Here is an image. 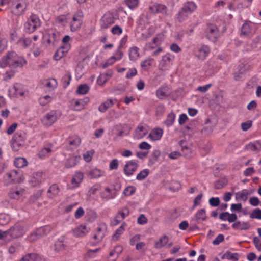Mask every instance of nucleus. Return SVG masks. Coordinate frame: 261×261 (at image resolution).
<instances>
[{
  "instance_id": "obj_1",
  "label": "nucleus",
  "mask_w": 261,
  "mask_h": 261,
  "mask_svg": "<svg viewBox=\"0 0 261 261\" xmlns=\"http://www.w3.org/2000/svg\"><path fill=\"white\" fill-rule=\"evenodd\" d=\"M27 64V60L22 56H19L15 51L9 52L0 61V66L5 68L8 66L12 69L22 68Z\"/></svg>"
},
{
  "instance_id": "obj_2",
  "label": "nucleus",
  "mask_w": 261,
  "mask_h": 261,
  "mask_svg": "<svg viewBox=\"0 0 261 261\" xmlns=\"http://www.w3.org/2000/svg\"><path fill=\"white\" fill-rule=\"evenodd\" d=\"M24 180L22 172L20 170H13L4 176V182L6 186L12 184L20 183Z\"/></svg>"
},
{
  "instance_id": "obj_3",
  "label": "nucleus",
  "mask_w": 261,
  "mask_h": 261,
  "mask_svg": "<svg viewBox=\"0 0 261 261\" xmlns=\"http://www.w3.org/2000/svg\"><path fill=\"white\" fill-rule=\"evenodd\" d=\"M41 25V21L38 16L32 14L28 18L24 24V28L26 32L32 33Z\"/></svg>"
},
{
  "instance_id": "obj_4",
  "label": "nucleus",
  "mask_w": 261,
  "mask_h": 261,
  "mask_svg": "<svg viewBox=\"0 0 261 261\" xmlns=\"http://www.w3.org/2000/svg\"><path fill=\"white\" fill-rule=\"evenodd\" d=\"M60 116L61 112L59 111H50L44 115L41 119V122L45 126H50L60 118Z\"/></svg>"
},
{
  "instance_id": "obj_5",
  "label": "nucleus",
  "mask_w": 261,
  "mask_h": 261,
  "mask_svg": "<svg viewBox=\"0 0 261 261\" xmlns=\"http://www.w3.org/2000/svg\"><path fill=\"white\" fill-rule=\"evenodd\" d=\"M139 167V161L130 160L126 162L124 166L123 172L127 176H130L137 170Z\"/></svg>"
},
{
  "instance_id": "obj_6",
  "label": "nucleus",
  "mask_w": 261,
  "mask_h": 261,
  "mask_svg": "<svg viewBox=\"0 0 261 261\" xmlns=\"http://www.w3.org/2000/svg\"><path fill=\"white\" fill-rule=\"evenodd\" d=\"M220 36L218 28L214 24H210L206 28V37L213 42H215Z\"/></svg>"
},
{
  "instance_id": "obj_7",
  "label": "nucleus",
  "mask_w": 261,
  "mask_h": 261,
  "mask_svg": "<svg viewBox=\"0 0 261 261\" xmlns=\"http://www.w3.org/2000/svg\"><path fill=\"white\" fill-rule=\"evenodd\" d=\"M115 18L112 13H106L100 20V25L101 29H107L115 22Z\"/></svg>"
},
{
  "instance_id": "obj_8",
  "label": "nucleus",
  "mask_w": 261,
  "mask_h": 261,
  "mask_svg": "<svg viewBox=\"0 0 261 261\" xmlns=\"http://www.w3.org/2000/svg\"><path fill=\"white\" fill-rule=\"evenodd\" d=\"M210 53V48L205 45L197 47L194 51L195 56L199 60H204Z\"/></svg>"
},
{
  "instance_id": "obj_9",
  "label": "nucleus",
  "mask_w": 261,
  "mask_h": 261,
  "mask_svg": "<svg viewBox=\"0 0 261 261\" xmlns=\"http://www.w3.org/2000/svg\"><path fill=\"white\" fill-rule=\"evenodd\" d=\"M82 17L83 13L81 11H78L74 15L70 22V29L72 31H75L81 27Z\"/></svg>"
},
{
  "instance_id": "obj_10",
  "label": "nucleus",
  "mask_w": 261,
  "mask_h": 261,
  "mask_svg": "<svg viewBox=\"0 0 261 261\" xmlns=\"http://www.w3.org/2000/svg\"><path fill=\"white\" fill-rule=\"evenodd\" d=\"M10 237L12 239L22 237L25 233L24 229L20 224H15L10 228Z\"/></svg>"
},
{
  "instance_id": "obj_11",
  "label": "nucleus",
  "mask_w": 261,
  "mask_h": 261,
  "mask_svg": "<svg viewBox=\"0 0 261 261\" xmlns=\"http://www.w3.org/2000/svg\"><path fill=\"white\" fill-rule=\"evenodd\" d=\"M43 177V173L41 172H36L33 173L29 177V182L32 187H35L39 185L44 181Z\"/></svg>"
},
{
  "instance_id": "obj_12",
  "label": "nucleus",
  "mask_w": 261,
  "mask_h": 261,
  "mask_svg": "<svg viewBox=\"0 0 261 261\" xmlns=\"http://www.w3.org/2000/svg\"><path fill=\"white\" fill-rule=\"evenodd\" d=\"M25 192V190L24 188L17 186L10 189L9 195L11 199H18L24 195Z\"/></svg>"
},
{
  "instance_id": "obj_13",
  "label": "nucleus",
  "mask_w": 261,
  "mask_h": 261,
  "mask_svg": "<svg viewBox=\"0 0 261 261\" xmlns=\"http://www.w3.org/2000/svg\"><path fill=\"white\" fill-rule=\"evenodd\" d=\"M174 59V56L169 53L166 54L162 57L161 61L160 62L159 68L160 70L164 71L166 68L170 66Z\"/></svg>"
},
{
  "instance_id": "obj_14",
  "label": "nucleus",
  "mask_w": 261,
  "mask_h": 261,
  "mask_svg": "<svg viewBox=\"0 0 261 261\" xmlns=\"http://www.w3.org/2000/svg\"><path fill=\"white\" fill-rule=\"evenodd\" d=\"M26 7L25 1L24 0H19L13 8V13L16 15H21L24 13Z\"/></svg>"
},
{
  "instance_id": "obj_15",
  "label": "nucleus",
  "mask_w": 261,
  "mask_h": 261,
  "mask_svg": "<svg viewBox=\"0 0 261 261\" xmlns=\"http://www.w3.org/2000/svg\"><path fill=\"white\" fill-rule=\"evenodd\" d=\"M150 10L154 13H161L165 16L168 15L167 7L162 4H154L150 7Z\"/></svg>"
},
{
  "instance_id": "obj_16",
  "label": "nucleus",
  "mask_w": 261,
  "mask_h": 261,
  "mask_svg": "<svg viewBox=\"0 0 261 261\" xmlns=\"http://www.w3.org/2000/svg\"><path fill=\"white\" fill-rule=\"evenodd\" d=\"M68 142V145L67 146V149L72 150L76 148L80 145L81 140L79 136L74 135L69 138Z\"/></svg>"
},
{
  "instance_id": "obj_17",
  "label": "nucleus",
  "mask_w": 261,
  "mask_h": 261,
  "mask_svg": "<svg viewBox=\"0 0 261 261\" xmlns=\"http://www.w3.org/2000/svg\"><path fill=\"white\" fill-rule=\"evenodd\" d=\"M129 214V211L127 207L122 208L119 211L114 220V225H117L122 221Z\"/></svg>"
},
{
  "instance_id": "obj_18",
  "label": "nucleus",
  "mask_w": 261,
  "mask_h": 261,
  "mask_svg": "<svg viewBox=\"0 0 261 261\" xmlns=\"http://www.w3.org/2000/svg\"><path fill=\"white\" fill-rule=\"evenodd\" d=\"M170 94L171 91L170 88L167 86H161L156 91L157 97L161 99L167 98Z\"/></svg>"
},
{
  "instance_id": "obj_19",
  "label": "nucleus",
  "mask_w": 261,
  "mask_h": 261,
  "mask_svg": "<svg viewBox=\"0 0 261 261\" xmlns=\"http://www.w3.org/2000/svg\"><path fill=\"white\" fill-rule=\"evenodd\" d=\"M241 36L250 37L253 34V31L249 23H244L241 29Z\"/></svg>"
},
{
  "instance_id": "obj_20",
  "label": "nucleus",
  "mask_w": 261,
  "mask_h": 261,
  "mask_svg": "<svg viewBox=\"0 0 261 261\" xmlns=\"http://www.w3.org/2000/svg\"><path fill=\"white\" fill-rule=\"evenodd\" d=\"M245 148L248 151L259 152L261 150V141L258 140L251 142L246 145Z\"/></svg>"
},
{
  "instance_id": "obj_21",
  "label": "nucleus",
  "mask_w": 261,
  "mask_h": 261,
  "mask_svg": "<svg viewBox=\"0 0 261 261\" xmlns=\"http://www.w3.org/2000/svg\"><path fill=\"white\" fill-rule=\"evenodd\" d=\"M169 241L168 237L166 236H164L162 237H161L160 240L157 241L155 244V247L156 248H160L164 246H166L168 248L170 247L172 245L173 243L172 242H170L169 243H168Z\"/></svg>"
},
{
  "instance_id": "obj_22",
  "label": "nucleus",
  "mask_w": 261,
  "mask_h": 261,
  "mask_svg": "<svg viewBox=\"0 0 261 261\" xmlns=\"http://www.w3.org/2000/svg\"><path fill=\"white\" fill-rule=\"evenodd\" d=\"M148 133L146 127L142 125H139L135 130L134 137L139 139L143 138Z\"/></svg>"
},
{
  "instance_id": "obj_23",
  "label": "nucleus",
  "mask_w": 261,
  "mask_h": 261,
  "mask_svg": "<svg viewBox=\"0 0 261 261\" xmlns=\"http://www.w3.org/2000/svg\"><path fill=\"white\" fill-rule=\"evenodd\" d=\"M88 232L85 225H80L73 230V235L76 237H83Z\"/></svg>"
},
{
  "instance_id": "obj_24",
  "label": "nucleus",
  "mask_w": 261,
  "mask_h": 261,
  "mask_svg": "<svg viewBox=\"0 0 261 261\" xmlns=\"http://www.w3.org/2000/svg\"><path fill=\"white\" fill-rule=\"evenodd\" d=\"M124 125L118 124L113 127L112 130L109 133L110 135H116V136H122L124 131Z\"/></svg>"
},
{
  "instance_id": "obj_25",
  "label": "nucleus",
  "mask_w": 261,
  "mask_h": 261,
  "mask_svg": "<svg viewBox=\"0 0 261 261\" xmlns=\"http://www.w3.org/2000/svg\"><path fill=\"white\" fill-rule=\"evenodd\" d=\"M250 227V224L247 222L236 221L232 225L234 229L247 230Z\"/></svg>"
},
{
  "instance_id": "obj_26",
  "label": "nucleus",
  "mask_w": 261,
  "mask_h": 261,
  "mask_svg": "<svg viewBox=\"0 0 261 261\" xmlns=\"http://www.w3.org/2000/svg\"><path fill=\"white\" fill-rule=\"evenodd\" d=\"M9 92L16 97L22 96L24 94V92L21 89V86L19 84H14L13 87L9 90Z\"/></svg>"
},
{
  "instance_id": "obj_27",
  "label": "nucleus",
  "mask_w": 261,
  "mask_h": 261,
  "mask_svg": "<svg viewBox=\"0 0 261 261\" xmlns=\"http://www.w3.org/2000/svg\"><path fill=\"white\" fill-rule=\"evenodd\" d=\"M181 9L190 15L196 10V5L193 2H187L184 4Z\"/></svg>"
},
{
  "instance_id": "obj_28",
  "label": "nucleus",
  "mask_w": 261,
  "mask_h": 261,
  "mask_svg": "<svg viewBox=\"0 0 261 261\" xmlns=\"http://www.w3.org/2000/svg\"><path fill=\"white\" fill-rule=\"evenodd\" d=\"M80 159L81 157L79 155L72 156L69 158L65 164V167L70 168L75 166L79 162Z\"/></svg>"
},
{
  "instance_id": "obj_29",
  "label": "nucleus",
  "mask_w": 261,
  "mask_h": 261,
  "mask_svg": "<svg viewBox=\"0 0 261 261\" xmlns=\"http://www.w3.org/2000/svg\"><path fill=\"white\" fill-rule=\"evenodd\" d=\"M163 134V130L161 128H156L152 130L149 135V137L152 140H160Z\"/></svg>"
},
{
  "instance_id": "obj_30",
  "label": "nucleus",
  "mask_w": 261,
  "mask_h": 261,
  "mask_svg": "<svg viewBox=\"0 0 261 261\" xmlns=\"http://www.w3.org/2000/svg\"><path fill=\"white\" fill-rule=\"evenodd\" d=\"M114 103L113 99H107L106 101L100 105L98 110L102 113L105 112L109 108L112 107Z\"/></svg>"
},
{
  "instance_id": "obj_31",
  "label": "nucleus",
  "mask_w": 261,
  "mask_h": 261,
  "mask_svg": "<svg viewBox=\"0 0 261 261\" xmlns=\"http://www.w3.org/2000/svg\"><path fill=\"white\" fill-rule=\"evenodd\" d=\"M189 15L190 14L181 8L176 14L175 19L177 21L181 23L185 21L188 18Z\"/></svg>"
},
{
  "instance_id": "obj_32",
  "label": "nucleus",
  "mask_w": 261,
  "mask_h": 261,
  "mask_svg": "<svg viewBox=\"0 0 261 261\" xmlns=\"http://www.w3.org/2000/svg\"><path fill=\"white\" fill-rule=\"evenodd\" d=\"M59 191L58 186L57 184H53L48 190V197L50 198H53L58 195Z\"/></svg>"
},
{
  "instance_id": "obj_33",
  "label": "nucleus",
  "mask_w": 261,
  "mask_h": 261,
  "mask_svg": "<svg viewBox=\"0 0 261 261\" xmlns=\"http://www.w3.org/2000/svg\"><path fill=\"white\" fill-rule=\"evenodd\" d=\"M32 42L30 38L23 37L20 38L17 42V45L22 48H25L29 47Z\"/></svg>"
},
{
  "instance_id": "obj_34",
  "label": "nucleus",
  "mask_w": 261,
  "mask_h": 261,
  "mask_svg": "<svg viewBox=\"0 0 261 261\" xmlns=\"http://www.w3.org/2000/svg\"><path fill=\"white\" fill-rule=\"evenodd\" d=\"M249 194L247 190L244 189L236 193V199L237 201L243 200L246 201Z\"/></svg>"
},
{
  "instance_id": "obj_35",
  "label": "nucleus",
  "mask_w": 261,
  "mask_h": 261,
  "mask_svg": "<svg viewBox=\"0 0 261 261\" xmlns=\"http://www.w3.org/2000/svg\"><path fill=\"white\" fill-rule=\"evenodd\" d=\"M100 196L102 198L109 200L115 197V195L112 193V190L109 187H107L100 193Z\"/></svg>"
},
{
  "instance_id": "obj_36",
  "label": "nucleus",
  "mask_w": 261,
  "mask_h": 261,
  "mask_svg": "<svg viewBox=\"0 0 261 261\" xmlns=\"http://www.w3.org/2000/svg\"><path fill=\"white\" fill-rule=\"evenodd\" d=\"M25 135V133L24 132L21 130L18 131L13 136V139L24 144L26 138Z\"/></svg>"
},
{
  "instance_id": "obj_37",
  "label": "nucleus",
  "mask_w": 261,
  "mask_h": 261,
  "mask_svg": "<svg viewBox=\"0 0 261 261\" xmlns=\"http://www.w3.org/2000/svg\"><path fill=\"white\" fill-rule=\"evenodd\" d=\"M44 84L50 91H52L57 87L58 83L55 79H49L46 80Z\"/></svg>"
},
{
  "instance_id": "obj_38",
  "label": "nucleus",
  "mask_w": 261,
  "mask_h": 261,
  "mask_svg": "<svg viewBox=\"0 0 261 261\" xmlns=\"http://www.w3.org/2000/svg\"><path fill=\"white\" fill-rule=\"evenodd\" d=\"M83 174L80 172H76L73 176L71 182L75 187H77L83 179Z\"/></svg>"
},
{
  "instance_id": "obj_39",
  "label": "nucleus",
  "mask_w": 261,
  "mask_h": 261,
  "mask_svg": "<svg viewBox=\"0 0 261 261\" xmlns=\"http://www.w3.org/2000/svg\"><path fill=\"white\" fill-rule=\"evenodd\" d=\"M103 173L104 172L102 170L94 168L89 171V175L91 178H96L102 176Z\"/></svg>"
},
{
  "instance_id": "obj_40",
  "label": "nucleus",
  "mask_w": 261,
  "mask_h": 261,
  "mask_svg": "<svg viewBox=\"0 0 261 261\" xmlns=\"http://www.w3.org/2000/svg\"><path fill=\"white\" fill-rule=\"evenodd\" d=\"M126 226V223L123 222L121 225V226L116 230L115 233L113 234L112 237L113 240L117 241L119 239L120 236L123 233L125 230L124 228Z\"/></svg>"
},
{
  "instance_id": "obj_41",
  "label": "nucleus",
  "mask_w": 261,
  "mask_h": 261,
  "mask_svg": "<svg viewBox=\"0 0 261 261\" xmlns=\"http://www.w3.org/2000/svg\"><path fill=\"white\" fill-rule=\"evenodd\" d=\"M153 61L152 58H148L141 62L140 66L144 70L147 71L152 66Z\"/></svg>"
},
{
  "instance_id": "obj_42",
  "label": "nucleus",
  "mask_w": 261,
  "mask_h": 261,
  "mask_svg": "<svg viewBox=\"0 0 261 261\" xmlns=\"http://www.w3.org/2000/svg\"><path fill=\"white\" fill-rule=\"evenodd\" d=\"M206 218V216L204 209H201L198 211L195 215V220L197 222L204 221Z\"/></svg>"
},
{
  "instance_id": "obj_43",
  "label": "nucleus",
  "mask_w": 261,
  "mask_h": 261,
  "mask_svg": "<svg viewBox=\"0 0 261 261\" xmlns=\"http://www.w3.org/2000/svg\"><path fill=\"white\" fill-rule=\"evenodd\" d=\"M139 56V48L134 46L129 49V59L132 61L136 60Z\"/></svg>"
},
{
  "instance_id": "obj_44",
  "label": "nucleus",
  "mask_w": 261,
  "mask_h": 261,
  "mask_svg": "<svg viewBox=\"0 0 261 261\" xmlns=\"http://www.w3.org/2000/svg\"><path fill=\"white\" fill-rule=\"evenodd\" d=\"M14 164L17 168H23L27 165L28 162L23 158H17L15 159Z\"/></svg>"
},
{
  "instance_id": "obj_45",
  "label": "nucleus",
  "mask_w": 261,
  "mask_h": 261,
  "mask_svg": "<svg viewBox=\"0 0 261 261\" xmlns=\"http://www.w3.org/2000/svg\"><path fill=\"white\" fill-rule=\"evenodd\" d=\"M149 174V170L145 169L141 171L136 176V179L139 181L145 179Z\"/></svg>"
},
{
  "instance_id": "obj_46",
  "label": "nucleus",
  "mask_w": 261,
  "mask_h": 261,
  "mask_svg": "<svg viewBox=\"0 0 261 261\" xmlns=\"http://www.w3.org/2000/svg\"><path fill=\"white\" fill-rule=\"evenodd\" d=\"M0 239L7 242H9L12 239L10 237V229L4 231L0 230Z\"/></svg>"
},
{
  "instance_id": "obj_47",
  "label": "nucleus",
  "mask_w": 261,
  "mask_h": 261,
  "mask_svg": "<svg viewBox=\"0 0 261 261\" xmlns=\"http://www.w3.org/2000/svg\"><path fill=\"white\" fill-rule=\"evenodd\" d=\"M53 98L48 95L41 96L38 100L39 103L41 106H45L52 101Z\"/></svg>"
},
{
  "instance_id": "obj_48",
  "label": "nucleus",
  "mask_w": 261,
  "mask_h": 261,
  "mask_svg": "<svg viewBox=\"0 0 261 261\" xmlns=\"http://www.w3.org/2000/svg\"><path fill=\"white\" fill-rule=\"evenodd\" d=\"M51 152V148L49 147H44L39 152L38 156L40 158L42 159L49 155Z\"/></svg>"
},
{
  "instance_id": "obj_49",
  "label": "nucleus",
  "mask_w": 261,
  "mask_h": 261,
  "mask_svg": "<svg viewBox=\"0 0 261 261\" xmlns=\"http://www.w3.org/2000/svg\"><path fill=\"white\" fill-rule=\"evenodd\" d=\"M89 87L87 84H82L78 86L77 93L79 94H85L89 91Z\"/></svg>"
},
{
  "instance_id": "obj_50",
  "label": "nucleus",
  "mask_w": 261,
  "mask_h": 261,
  "mask_svg": "<svg viewBox=\"0 0 261 261\" xmlns=\"http://www.w3.org/2000/svg\"><path fill=\"white\" fill-rule=\"evenodd\" d=\"M67 53L62 50V48H58L54 55V59L58 61L66 56Z\"/></svg>"
},
{
  "instance_id": "obj_51",
  "label": "nucleus",
  "mask_w": 261,
  "mask_h": 261,
  "mask_svg": "<svg viewBox=\"0 0 261 261\" xmlns=\"http://www.w3.org/2000/svg\"><path fill=\"white\" fill-rule=\"evenodd\" d=\"M23 144H22L21 143L19 142H17L16 140L12 139V142H11V147L12 149L15 151H17L19 150L20 149V148H22V147L23 146Z\"/></svg>"
},
{
  "instance_id": "obj_52",
  "label": "nucleus",
  "mask_w": 261,
  "mask_h": 261,
  "mask_svg": "<svg viewBox=\"0 0 261 261\" xmlns=\"http://www.w3.org/2000/svg\"><path fill=\"white\" fill-rule=\"evenodd\" d=\"M164 40V35L163 34H159L153 38L152 42L155 46H158L161 44Z\"/></svg>"
},
{
  "instance_id": "obj_53",
  "label": "nucleus",
  "mask_w": 261,
  "mask_h": 261,
  "mask_svg": "<svg viewBox=\"0 0 261 261\" xmlns=\"http://www.w3.org/2000/svg\"><path fill=\"white\" fill-rule=\"evenodd\" d=\"M105 236L104 231L102 230L101 227H99L97 228V232L93 236V238L95 240H97L98 241H101Z\"/></svg>"
},
{
  "instance_id": "obj_54",
  "label": "nucleus",
  "mask_w": 261,
  "mask_h": 261,
  "mask_svg": "<svg viewBox=\"0 0 261 261\" xmlns=\"http://www.w3.org/2000/svg\"><path fill=\"white\" fill-rule=\"evenodd\" d=\"M136 191V188L134 186H129L124 189L123 194L126 196L133 195Z\"/></svg>"
},
{
  "instance_id": "obj_55",
  "label": "nucleus",
  "mask_w": 261,
  "mask_h": 261,
  "mask_svg": "<svg viewBox=\"0 0 261 261\" xmlns=\"http://www.w3.org/2000/svg\"><path fill=\"white\" fill-rule=\"evenodd\" d=\"M125 3L130 9H134L138 6L139 0H125Z\"/></svg>"
},
{
  "instance_id": "obj_56",
  "label": "nucleus",
  "mask_w": 261,
  "mask_h": 261,
  "mask_svg": "<svg viewBox=\"0 0 261 261\" xmlns=\"http://www.w3.org/2000/svg\"><path fill=\"white\" fill-rule=\"evenodd\" d=\"M94 153L93 150L86 151L83 154V158L84 160L87 162H89L92 160V156Z\"/></svg>"
},
{
  "instance_id": "obj_57",
  "label": "nucleus",
  "mask_w": 261,
  "mask_h": 261,
  "mask_svg": "<svg viewBox=\"0 0 261 261\" xmlns=\"http://www.w3.org/2000/svg\"><path fill=\"white\" fill-rule=\"evenodd\" d=\"M250 218L261 219V210L258 208L254 210L250 215Z\"/></svg>"
},
{
  "instance_id": "obj_58",
  "label": "nucleus",
  "mask_w": 261,
  "mask_h": 261,
  "mask_svg": "<svg viewBox=\"0 0 261 261\" xmlns=\"http://www.w3.org/2000/svg\"><path fill=\"white\" fill-rule=\"evenodd\" d=\"M175 115L174 114H173V113L169 114L167 117V118L166 121H165L166 124L168 126H170L172 125L175 120Z\"/></svg>"
},
{
  "instance_id": "obj_59",
  "label": "nucleus",
  "mask_w": 261,
  "mask_h": 261,
  "mask_svg": "<svg viewBox=\"0 0 261 261\" xmlns=\"http://www.w3.org/2000/svg\"><path fill=\"white\" fill-rule=\"evenodd\" d=\"M122 32V29L118 25H115L111 29V32L114 35H120Z\"/></svg>"
},
{
  "instance_id": "obj_60",
  "label": "nucleus",
  "mask_w": 261,
  "mask_h": 261,
  "mask_svg": "<svg viewBox=\"0 0 261 261\" xmlns=\"http://www.w3.org/2000/svg\"><path fill=\"white\" fill-rule=\"evenodd\" d=\"M252 124V121L251 120H248L245 122L242 123L241 127L243 131L248 130L251 126Z\"/></svg>"
},
{
  "instance_id": "obj_61",
  "label": "nucleus",
  "mask_w": 261,
  "mask_h": 261,
  "mask_svg": "<svg viewBox=\"0 0 261 261\" xmlns=\"http://www.w3.org/2000/svg\"><path fill=\"white\" fill-rule=\"evenodd\" d=\"M227 183L226 179H222L217 181L215 184V188L217 189H220L223 188Z\"/></svg>"
},
{
  "instance_id": "obj_62",
  "label": "nucleus",
  "mask_w": 261,
  "mask_h": 261,
  "mask_svg": "<svg viewBox=\"0 0 261 261\" xmlns=\"http://www.w3.org/2000/svg\"><path fill=\"white\" fill-rule=\"evenodd\" d=\"M50 231V228L48 226H45L38 229V233L41 235H46Z\"/></svg>"
},
{
  "instance_id": "obj_63",
  "label": "nucleus",
  "mask_w": 261,
  "mask_h": 261,
  "mask_svg": "<svg viewBox=\"0 0 261 261\" xmlns=\"http://www.w3.org/2000/svg\"><path fill=\"white\" fill-rule=\"evenodd\" d=\"M137 74V69L135 68L129 69L128 70L126 75V78L127 79H131L136 75Z\"/></svg>"
},
{
  "instance_id": "obj_64",
  "label": "nucleus",
  "mask_w": 261,
  "mask_h": 261,
  "mask_svg": "<svg viewBox=\"0 0 261 261\" xmlns=\"http://www.w3.org/2000/svg\"><path fill=\"white\" fill-rule=\"evenodd\" d=\"M220 202L218 197H212L209 199V203L212 206H217L219 205Z\"/></svg>"
}]
</instances>
